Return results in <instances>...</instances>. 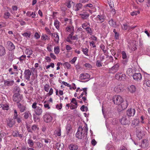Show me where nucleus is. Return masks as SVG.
Segmentation results:
<instances>
[{"instance_id": "0eeeda50", "label": "nucleus", "mask_w": 150, "mask_h": 150, "mask_svg": "<svg viewBox=\"0 0 150 150\" xmlns=\"http://www.w3.org/2000/svg\"><path fill=\"white\" fill-rule=\"evenodd\" d=\"M87 94L86 90H84V91L81 93L79 97H77V98L79 99H80L81 98H82V99L83 101L85 103H87Z\"/></svg>"}, {"instance_id": "bf43d9fd", "label": "nucleus", "mask_w": 150, "mask_h": 150, "mask_svg": "<svg viewBox=\"0 0 150 150\" xmlns=\"http://www.w3.org/2000/svg\"><path fill=\"white\" fill-rule=\"evenodd\" d=\"M107 24L106 23L104 22L101 24V27L103 30H105V28L107 27Z\"/></svg>"}, {"instance_id": "b1692460", "label": "nucleus", "mask_w": 150, "mask_h": 150, "mask_svg": "<svg viewBox=\"0 0 150 150\" xmlns=\"http://www.w3.org/2000/svg\"><path fill=\"white\" fill-rule=\"evenodd\" d=\"M5 48L2 46L0 45V57H2L6 54Z\"/></svg>"}, {"instance_id": "4d7b16f0", "label": "nucleus", "mask_w": 150, "mask_h": 150, "mask_svg": "<svg viewBox=\"0 0 150 150\" xmlns=\"http://www.w3.org/2000/svg\"><path fill=\"white\" fill-rule=\"evenodd\" d=\"M47 49L49 52H52V47L51 45H47Z\"/></svg>"}, {"instance_id": "412c9836", "label": "nucleus", "mask_w": 150, "mask_h": 150, "mask_svg": "<svg viewBox=\"0 0 150 150\" xmlns=\"http://www.w3.org/2000/svg\"><path fill=\"white\" fill-rule=\"evenodd\" d=\"M15 123V121L13 119L8 118L7 120V125L9 127H12Z\"/></svg>"}, {"instance_id": "5fc2aeb1", "label": "nucleus", "mask_w": 150, "mask_h": 150, "mask_svg": "<svg viewBox=\"0 0 150 150\" xmlns=\"http://www.w3.org/2000/svg\"><path fill=\"white\" fill-rule=\"evenodd\" d=\"M10 16V13L8 12H5L4 15V17L5 19L8 18Z\"/></svg>"}, {"instance_id": "1a4fd4ad", "label": "nucleus", "mask_w": 150, "mask_h": 150, "mask_svg": "<svg viewBox=\"0 0 150 150\" xmlns=\"http://www.w3.org/2000/svg\"><path fill=\"white\" fill-rule=\"evenodd\" d=\"M79 14L81 16V18L83 19H87L89 16V13L85 10H83Z\"/></svg>"}, {"instance_id": "4468645a", "label": "nucleus", "mask_w": 150, "mask_h": 150, "mask_svg": "<svg viewBox=\"0 0 150 150\" xmlns=\"http://www.w3.org/2000/svg\"><path fill=\"white\" fill-rule=\"evenodd\" d=\"M133 79L137 81L141 80L142 79V75L140 73H135L133 76Z\"/></svg>"}, {"instance_id": "c03bdc74", "label": "nucleus", "mask_w": 150, "mask_h": 150, "mask_svg": "<svg viewBox=\"0 0 150 150\" xmlns=\"http://www.w3.org/2000/svg\"><path fill=\"white\" fill-rule=\"evenodd\" d=\"M86 32L87 33L89 34L90 35H91L93 34V30L91 28L89 27H87L85 29Z\"/></svg>"}, {"instance_id": "680f3d73", "label": "nucleus", "mask_w": 150, "mask_h": 150, "mask_svg": "<svg viewBox=\"0 0 150 150\" xmlns=\"http://www.w3.org/2000/svg\"><path fill=\"white\" fill-rule=\"evenodd\" d=\"M54 64L53 63H50V65L46 66H45L46 69H48L50 67H51L52 68H53L54 67Z\"/></svg>"}, {"instance_id": "ea45409f", "label": "nucleus", "mask_w": 150, "mask_h": 150, "mask_svg": "<svg viewBox=\"0 0 150 150\" xmlns=\"http://www.w3.org/2000/svg\"><path fill=\"white\" fill-rule=\"evenodd\" d=\"M18 107L20 109L21 112H24L25 110V107L22 105L21 104L19 103L18 105Z\"/></svg>"}, {"instance_id": "39448f33", "label": "nucleus", "mask_w": 150, "mask_h": 150, "mask_svg": "<svg viewBox=\"0 0 150 150\" xmlns=\"http://www.w3.org/2000/svg\"><path fill=\"white\" fill-rule=\"evenodd\" d=\"M120 66L119 63H117L112 67L109 69V72L112 74L115 73L118 70Z\"/></svg>"}, {"instance_id": "6e6d98bb", "label": "nucleus", "mask_w": 150, "mask_h": 150, "mask_svg": "<svg viewBox=\"0 0 150 150\" xmlns=\"http://www.w3.org/2000/svg\"><path fill=\"white\" fill-rule=\"evenodd\" d=\"M132 69L131 68H129L128 69L127 71V73L129 76L132 75Z\"/></svg>"}, {"instance_id": "7ed1b4c3", "label": "nucleus", "mask_w": 150, "mask_h": 150, "mask_svg": "<svg viewBox=\"0 0 150 150\" xmlns=\"http://www.w3.org/2000/svg\"><path fill=\"white\" fill-rule=\"evenodd\" d=\"M54 114L49 112H46L43 116V120L46 122H51L52 120V117Z\"/></svg>"}, {"instance_id": "2eb2a0df", "label": "nucleus", "mask_w": 150, "mask_h": 150, "mask_svg": "<svg viewBox=\"0 0 150 150\" xmlns=\"http://www.w3.org/2000/svg\"><path fill=\"white\" fill-rule=\"evenodd\" d=\"M14 81L13 80L8 79L4 81V85L6 86H11L14 84Z\"/></svg>"}, {"instance_id": "8fccbe9b", "label": "nucleus", "mask_w": 150, "mask_h": 150, "mask_svg": "<svg viewBox=\"0 0 150 150\" xmlns=\"http://www.w3.org/2000/svg\"><path fill=\"white\" fill-rule=\"evenodd\" d=\"M49 39L48 36L45 34L42 35L41 37V39L42 40H46Z\"/></svg>"}, {"instance_id": "72a5a7b5", "label": "nucleus", "mask_w": 150, "mask_h": 150, "mask_svg": "<svg viewBox=\"0 0 150 150\" xmlns=\"http://www.w3.org/2000/svg\"><path fill=\"white\" fill-rule=\"evenodd\" d=\"M27 143L30 147H32L34 145L33 141L30 138H29L27 140Z\"/></svg>"}, {"instance_id": "a878e982", "label": "nucleus", "mask_w": 150, "mask_h": 150, "mask_svg": "<svg viewBox=\"0 0 150 150\" xmlns=\"http://www.w3.org/2000/svg\"><path fill=\"white\" fill-rule=\"evenodd\" d=\"M108 23L110 26L114 28H116L117 26L116 21L112 19L108 21Z\"/></svg>"}, {"instance_id": "58836bf2", "label": "nucleus", "mask_w": 150, "mask_h": 150, "mask_svg": "<svg viewBox=\"0 0 150 150\" xmlns=\"http://www.w3.org/2000/svg\"><path fill=\"white\" fill-rule=\"evenodd\" d=\"M139 125V122L137 119H135L133 120L132 123V125L134 126H138Z\"/></svg>"}, {"instance_id": "4be33fe9", "label": "nucleus", "mask_w": 150, "mask_h": 150, "mask_svg": "<svg viewBox=\"0 0 150 150\" xmlns=\"http://www.w3.org/2000/svg\"><path fill=\"white\" fill-rule=\"evenodd\" d=\"M52 38L54 40L55 42L57 43H58L59 39V35L55 33H52Z\"/></svg>"}, {"instance_id": "69168bd1", "label": "nucleus", "mask_w": 150, "mask_h": 150, "mask_svg": "<svg viewBox=\"0 0 150 150\" xmlns=\"http://www.w3.org/2000/svg\"><path fill=\"white\" fill-rule=\"evenodd\" d=\"M96 65L98 67H100L102 66L101 62L99 60H97L96 62Z\"/></svg>"}, {"instance_id": "393cba45", "label": "nucleus", "mask_w": 150, "mask_h": 150, "mask_svg": "<svg viewBox=\"0 0 150 150\" xmlns=\"http://www.w3.org/2000/svg\"><path fill=\"white\" fill-rule=\"evenodd\" d=\"M68 147L70 150H76L78 149V146L75 144H71Z\"/></svg>"}, {"instance_id": "13d9d810", "label": "nucleus", "mask_w": 150, "mask_h": 150, "mask_svg": "<svg viewBox=\"0 0 150 150\" xmlns=\"http://www.w3.org/2000/svg\"><path fill=\"white\" fill-rule=\"evenodd\" d=\"M63 66L66 67L67 69H69L70 68L71 64L68 62H66L63 64Z\"/></svg>"}, {"instance_id": "7c9ffc66", "label": "nucleus", "mask_w": 150, "mask_h": 150, "mask_svg": "<svg viewBox=\"0 0 150 150\" xmlns=\"http://www.w3.org/2000/svg\"><path fill=\"white\" fill-rule=\"evenodd\" d=\"M66 30L71 33H74V27L72 26H68L66 27Z\"/></svg>"}, {"instance_id": "de8ad7c7", "label": "nucleus", "mask_w": 150, "mask_h": 150, "mask_svg": "<svg viewBox=\"0 0 150 150\" xmlns=\"http://www.w3.org/2000/svg\"><path fill=\"white\" fill-rule=\"evenodd\" d=\"M26 57V56L25 55H22L20 57L18 58V59H19L21 62H23V61L25 60Z\"/></svg>"}, {"instance_id": "6ab92c4d", "label": "nucleus", "mask_w": 150, "mask_h": 150, "mask_svg": "<svg viewBox=\"0 0 150 150\" xmlns=\"http://www.w3.org/2000/svg\"><path fill=\"white\" fill-rule=\"evenodd\" d=\"M123 89V86L122 84H120L115 86L114 88L115 92L116 93H118L120 92Z\"/></svg>"}, {"instance_id": "864d4df0", "label": "nucleus", "mask_w": 150, "mask_h": 150, "mask_svg": "<svg viewBox=\"0 0 150 150\" xmlns=\"http://www.w3.org/2000/svg\"><path fill=\"white\" fill-rule=\"evenodd\" d=\"M46 102L45 101L44 102V107L46 109H50V107L48 104L45 103Z\"/></svg>"}, {"instance_id": "f257e3e1", "label": "nucleus", "mask_w": 150, "mask_h": 150, "mask_svg": "<svg viewBox=\"0 0 150 150\" xmlns=\"http://www.w3.org/2000/svg\"><path fill=\"white\" fill-rule=\"evenodd\" d=\"M88 130V129L87 125L84 126L83 128L79 127L78 132L76 134V137L79 139H81L84 135H87Z\"/></svg>"}, {"instance_id": "dca6fc26", "label": "nucleus", "mask_w": 150, "mask_h": 150, "mask_svg": "<svg viewBox=\"0 0 150 150\" xmlns=\"http://www.w3.org/2000/svg\"><path fill=\"white\" fill-rule=\"evenodd\" d=\"M135 111L134 109L130 108L127 111V114L128 116H133L134 115Z\"/></svg>"}, {"instance_id": "5701e85b", "label": "nucleus", "mask_w": 150, "mask_h": 150, "mask_svg": "<svg viewBox=\"0 0 150 150\" xmlns=\"http://www.w3.org/2000/svg\"><path fill=\"white\" fill-rule=\"evenodd\" d=\"M82 4L81 3L77 4L74 6V10L76 11H79L82 8Z\"/></svg>"}, {"instance_id": "f03ea898", "label": "nucleus", "mask_w": 150, "mask_h": 150, "mask_svg": "<svg viewBox=\"0 0 150 150\" xmlns=\"http://www.w3.org/2000/svg\"><path fill=\"white\" fill-rule=\"evenodd\" d=\"M37 103L34 102L33 103L32 107L33 109H35L34 112L36 115L38 116H40L41 115L43 112L42 105L41 104H39V105L40 106H37Z\"/></svg>"}, {"instance_id": "603ef678", "label": "nucleus", "mask_w": 150, "mask_h": 150, "mask_svg": "<svg viewBox=\"0 0 150 150\" xmlns=\"http://www.w3.org/2000/svg\"><path fill=\"white\" fill-rule=\"evenodd\" d=\"M139 13L140 11H135L131 12L130 13V14L132 16H137L138 14H139Z\"/></svg>"}, {"instance_id": "ddd939ff", "label": "nucleus", "mask_w": 150, "mask_h": 150, "mask_svg": "<svg viewBox=\"0 0 150 150\" xmlns=\"http://www.w3.org/2000/svg\"><path fill=\"white\" fill-rule=\"evenodd\" d=\"M136 27V26H129L127 25V23L123 24L122 26V29L124 30H129L133 29Z\"/></svg>"}, {"instance_id": "c85d7f7f", "label": "nucleus", "mask_w": 150, "mask_h": 150, "mask_svg": "<svg viewBox=\"0 0 150 150\" xmlns=\"http://www.w3.org/2000/svg\"><path fill=\"white\" fill-rule=\"evenodd\" d=\"M25 54L27 55H31L33 54V50L30 48H26L25 50Z\"/></svg>"}, {"instance_id": "2f4dec72", "label": "nucleus", "mask_w": 150, "mask_h": 150, "mask_svg": "<svg viewBox=\"0 0 150 150\" xmlns=\"http://www.w3.org/2000/svg\"><path fill=\"white\" fill-rule=\"evenodd\" d=\"M71 129V125L70 124H67L66 127V133L68 134Z\"/></svg>"}, {"instance_id": "052dcab7", "label": "nucleus", "mask_w": 150, "mask_h": 150, "mask_svg": "<svg viewBox=\"0 0 150 150\" xmlns=\"http://www.w3.org/2000/svg\"><path fill=\"white\" fill-rule=\"evenodd\" d=\"M55 134L57 136H60L61 134V129H59L58 131H55Z\"/></svg>"}, {"instance_id": "aec40b11", "label": "nucleus", "mask_w": 150, "mask_h": 150, "mask_svg": "<svg viewBox=\"0 0 150 150\" xmlns=\"http://www.w3.org/2000/svg\"><path fill=\"white\" fill-rule=\"evenodd\" d=\"M136 135L139 139H142L144 136V132L142 130H137L136 132Z\"/></svg>"}, {"instance_id": "6e6552de", "label": "nucleus", "mask_w": 150, "mask_h": 150, "mask_svg": "<svg viewBox=\"0 0 150 150\" xmlns=\"http://www.w3.org/2000/svg\"><path fill=\"white\" fill-rule=\"evenodd\" d=\"M115 77L116 79L120 81L125 79L126 78V76L125 74L121 73L118 72L116 74Z\"/></svg>"}, {"instance_id": "cd10ccee", "label": "nucleus", "mask_w": 150, "mask_h": 150, "mask_svg": "<svg viewBox=\"0 0 150 150\" xmlns=\"http://www.w3.org/2000/svg\"><path fill=\"white\" fill-rule=\"evenodd\" d=\"M129 49L132 51L135 50L137 49L136 46L134 44L131 43L129 45H128Z\"/></svg>"}, {"instance_id": "79ce46f5", "label": "nucleus", "mask_w": 150, "mask_h": 150, "mask_svg": "<svg viewBox=\"0 0 150 150\" xmlns=\"http://www.w3.org/2000/svg\"><path fill=\"white\" fill-rule=\"evenodd\" d=\"M60 49L59 46H55L54 48V52L56 54H58L60 52Z\"/></svg>"}, {"instance_id": "a19ab883", "label": "nucleus", "mask_w": 150, "mask_h": 150, "mask_svg": "<svg viewBox=\"0 0 150 150\" xmlns=\"http://www.w3.org/2000/svg\"><path fill=\"white\" fill-rule=\"evenodd\" d=\"M22 35L24 37H25L28 38H30V37L31 33L30 32L28 33L26 32L22 34Z\"/></svg>"}, {"instance_id": "e433bc0d", "label": "nucleus", "mask_w": 150, "mask_h": 150, "mask_svg": "<svg viewBox=\"0 0 150 150\" xmlns=\"http://www.w3.org/2000/svg\"><path fill=\"white\" fill-rule=\"evenodd\" d=\"M31 128L32 129V131H33L34 132H38L39 128L38 127V125H34L32 126Z\"/></svg>"}, {"instance_id": "09e8293b", "label": "nucleus", "mask_w": 150, "mask_h": 150, "mask_svg": "<svg viewBox=\"0 0 150 150\" xmlns=\"http://www.w3.org/2000/svg\"><path fill=\"white\" fill-rule=\"evenodd\" d=\"M90 26V23L88 22H86V23H84L82 24V27L84 29H85L87 28V27H88Z\"/></svg>"}, {"instance_id": "338daca9", "label": "nucleus", "mask_w": 150, "mask_h": 150, "mask_svg": "<svg viewBox=\"0 0 150 150\" xmlns=\"http://www.w3.org/2000/svg\"><path fill=\"white\" fill-rule=\"evenodd\" d=\"M45 30L47 34L50 35H52V33H51L50 30L47 27H45Z\"/></svg>"}, {"instance_id": "20e7f679", "label": "nucleus", "mask_w": 150, "mask_h": 150, "mask_svg": "<svg viewBox=\"0 0 150 150\" xmlns=\"http://www.w3.org/2000/svg\"><path fill=\"white\" fill-rule=\"evenodd\" d=\"M113 101L115 104L119 105L122 103L123 99L120 96H115L113 98Z\"/></svg>"}, {"instance_id": "9d476101", "label": "nucleus", "mask_w": 150, "mask_h": 150, "mask_svg": "<svg viewBox=\"0 0 150 150\" xmlns=\"http://www.w3.org/2000/svg\"><path fill=\"white\" fill-rule=\"evenodd\" d=\"M31 74V72L30 70L29 69L25 70L24 72V77L25 79L28 81H30Z\"/></svg>"}, {"instance_id": "4c0bfd02", "label": "nucleus", "mask_w": 150, "mask_h": 150, "mask_svg": "<svg viewBox=\"0 0 150 150\" xmlns=\"http://www.w3.org/2000/svg\"><path fill=\"white\" fill-rule=\"evenodd\" d=\"M74 34V33H71L69 34V37L70 38L71 40H77V35H76L74 36H73Z\"/></svg>"}, {"instance_id": "a211bd4d", "label": "nucleus", "mask_w": 150, "mask_h": 150, "mask_svg": "<svg viewBox=\"0 0 150 150\" xmlns=\"http://www.w3.org/2000/svg\"><path fill=\"white\" fill-rule=\"evenodd\" d=\"M90 77L89 74H88L84 73L81 74L80 75V78L81 79H87V81H88V79Z\"/></svg>"}, {"instance_id": "c756f323", "label": "nucleus", "mask_w": 150, "mask_h": 150, "mask_svg": "<svg viewBox=\"0 0 150 150\" xmlns=\"http://www.w3.org/2000/svg\"><path fill=\"white\" fill-rule=\"evenodd\" d=\"M32 117V115L31 113L29 112H25L23 116V118L25 119H27L29 117Z\"/></svg>"}, {"instance_id": "bb28decb", "label": "nucleus", "mask_w": 150, "mask_h": 150, "mask_svg": "<svg viewBox=\"0 0 150 150\" xmlns=\"http://www.w3.org/2000/svg\"><path fill=\"white\" fill-rule=\"evenodd\" d=\"M7 44L8 45V47L10 50H12L15 49V46L13 43L10 41H8L7 42Z\"/></svg>"}, {"instance_id": "e2e57ef3", "label": "nucleus", "mask_w": 150, "mask_h": 150, "mask_svg": "<svg viewBox=\"0 0 150 150\" xmlns=\"http://www.w3.org/2000/svg\"><path fill=\"white\" fill-rule=\"evenodd\" d=\"M84 65L87 69H91L92 68V66L89 63H86Z\"/></svg>"}, {"instance_id": "c9c22d12", "label": "nucleus", "mask_w": 150, "mask_h": 150, "mask_svg": "<svg viewBox=\"0 0 150 150\" xmlns=\"http://www.w3.org/2000/svg\"><path fill=\"white\" fill-rule=\"evenodd\" d=\"M0 108H1L4 110H8L9 109V106L6 104H0Z\"/></svg>"}, {"instance_id": "423d86ee", "label": "nucleus", "mask_w": 150, "mask_h": 150, "mask_svg": "<svg viewBox=\"0 0 150 150\" xmlns=\"http://www.w3.org/2000/svg\"><path fill=\"white\" fill-rule=\"evenodd\" d=\"M23 97L19 93H15L13 96V101L17 103H18L22 98Z\"/></svg>"}, {"instance_id": "f8f14e48", "label": "nucleus", "mask_w": 150, "mask_h": 150, "mask_svg": "<svg viewBox=\"0 0 150 150\" xmlns=\"http://www.w3.org/2000/svg\"><path fill=\"white\" fill-rule=\"evenodd\" d=\"M13 119V120H16L17 122L18 123H20L21 122V119L20 117L18 116L17 112L16 110H14V114Z\"/></svg>"}, {"instance_id": "774afa93", "label": "nucleus", "mask_w": 150, "mask_h": 150, "mask_svg": "<svg viewBox=\"0 0 150 150\" xmlns=\"http://www.w3.org/2000/svg\"><path fill=\"white\" fill-rule=\"evenodd\" d=\"M145 119V117L143 116H142L140 117L141 122L142 124H144L145 123V121L144 120Z\"/></svg>"}, {"instance_id": "f3484780", "label": "nucleus", "mask_w": 150, "mask_h": 150, "mask_svg": "<svg viewBox=\"0 0 150 150\" xmlns=\"http://www.w3.org/2000/svg\"><path fill=\"white\" fill-rule=\"evenodd\" d=\"M120 122L123 125H128L130 123V122L127 119L126 117H122L120 120Z\"/></svg>"}, {"instance_id": "473e14b6", "label": "nucleus", "mask_w": 150, "mask_h": 150, "mask_svg": "<svg viewBox=\"0 0 150 150\" xmlns=\"http://www.w3.org/2000/svg\"><path fill=\"white\" fill-rule=\"evenodd\" d=\"M128 102L127 101H124L121 105L122 109L124 110L126 109L128 107Z\"/></svg>"}, {"instance_id": "49530a36", "label": "nucleus", "mask_w": 150, "mask_h": 150, "mask_svg": "<svg viewBox=\"0 0 150 150\" xmlns=\"http://www.w3.org/2000/svg\"><path fill=\"white\" fill-rule=\"evenodd\" d=\"M59 22L57 20H56L54 21V25L55 27L56 28L58 29L59 26Z\"/></svg>"}, {"instance_id": "f704fd0d", "label": "nucleus", "mask_w": 150, "mask_h": 150, "mask_svg": "<svg viewBox=\"0 0 150 150\" xmlns=\"http://www.w3.org/2000/svg\"><path fill=\"white\" fill-rule=\"evenodd\" d=\"M128 88L130 92L132 93H134L136 90V87L133 85H131Z\"/></svg>"}, {"instance_id": "a18cd8bd", "label": "nucleus", "mask_w": 150, "mask_h": 150, "mask_svg": "<svg viewBox=\"0 0 150 150\" xmlns=\"http://www.w3.org/2000/svg\"><path fill=\"white\" fill-rule=\"evenodd\" d=\"M82 51L83 52V53L86 56H89L88 54V50L87 48H83L82 49Z\"/></svg>"}, {"instance_id": "9b49d317", "label": "nucleus", "mask_w": 150, "mask_h": 150, "mask_svg": "<svg viewBox=\"0 0 150 150\" xmlns=\"http://www.w3.org/2000/svg\"><path fill=\"white\" fill-rule=\"evenodd\" d=\"M105 16L102 15H98L96 18L97 22L98 23H101L104 22L105 19Z\"/></svg>"}, {"instance_id": "37998d69", "label": "nucleus", "mask_w": 150, "mask_h": 150, "mask_svg": "<svg viewBox=\"0 0 150 150\" xmlns=\"http://www.w3.org/2000/svg\"><path fill=\"white\" fill-rule=\"evenodd\" d=\"M44 90L47 92H48L50 89V86L48 84L46 83L44 86L43 87Z\"/></svg>"}, {"instance_id": "0e129e2a", "label": "nucleus", "mask_w": 150, "mask_h": 150, "mask_svg": "<svg viewBox=\"0 0 150 150\" xmlns=\"http://www.w3.org/2000/svg\"><path fill=\"white\" fill-rule=\"evenodd\" d=\"M84 32L83 31H82L81 33V35L79 36V38H81L82 40L84 39L85 37Z\"/></svg>"}, {"instance_id": "3c124183", "label": "nucleus", "mask_w": 150, "mask_h": 150, "mask_svg": "<svg viewBox=\"0 0 150 150\" xmlns=\"http://www.w3.org/2000/svg\"><path fill=\"white\" fill-rule=\"evenodd\" d=\"M56 147L58 150H60L62 149V147L61 146V144L60 143H57L56 144Z\"/></svg>"}]
</instances>
